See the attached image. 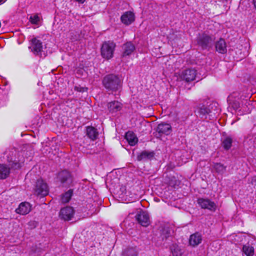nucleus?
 I'll return each mask as SVG.
<instances>
[{
    "label": "nucleus",
    "mask_w": 256,
    "mask_h": 256,
    "mask_svg": "<svg viewBox=\"0 0 256 256\" xmlns=\"http://www.w3.org/2000/svg\"><path fill=\"white\" fill-rule=\"evenodd\" d=\"M102 84L106 88L112 91H116L121 86L120 80L113 74L106 76L103 79Z\"/></svg>",
    "instance_id": "f257e3e1"
},
{
    "label": "nucleus",
    "mask_w": 256,
    "mask_h": 256,
    "mask_svg": "<svg viewBox=\"0 0 256 256\" xmlns=\"http://www.w3.org/2000/svg\"><path fill=\"white\" fill-rule=\"evenodd\" d=\"M214 38L206 32L200 34L197 37V44L203 50H209L212 45Z\"/></svg>",
    "instance_id": "f03ea898"
},
{
    "label": "nucleus",
    "mask_w": 256,
    "mask_h": 256,
    "mask_svg": "<svg viewBox=\"0 0 256 256\" xmlns=\"http://www.w3.org/2000/svg\"><path fill=\"white\" fill-rule=\"evenodd\" d=\"M116 44L113 42L108 41L104 42L101 47V55L106 60H110L113 57Z\"/></svg>",
    "instance_id": "7ed1b4c3"
},
{
    "label": "nucleus",
    "mask_w": 256,
    "mask_h": 256,
    "mask_svg": "<svg viewBox=\"0 0 256 256\" xmlns=\"http://www.w3.org/2000/svg\"><path fill=\"white\" fill-rule=\"evenodd\" d=\"M49 193V187L47 183L42 179L36 180L34 188V194L37 196L44 197Z\"/></svg>",
    "instance_id": "20e7f679"
},
{
    "label": "nucleus",
    "mask_w": 256,
    "mask_h": 256,
    "mask_svg": "<svg viewBox=\"0 0 256 256\" xmlns=\"http://www.w3.org/2000/svg\"><path fill=\"white\" fill-rule=\"evenodd\" d=\"M28 49L35 56H42V42L36 38H33L30 40Z\"/></svg>",
    "instance_id": "39448f33"
},
{
    "label": "nucleus",
    "mask_w": 256,
    "mask_h": 256,
    "mask_svg": "<svg viewBox=\"0 0 256 256\" xmlns=\"http://www.w3.org/2000/svg\"><path fill=\"white\" fill-rule=\"evenodd\" d=\"M62 186L68 187L72 182V178L71 174L66 170H64L58 172L57 176Z\"/></svg>",
    "instance_id": "423d86ee"
},
{
    "label": "nucleus",
    "mask_w": 256,
    "mask_h": 256,
    "mask_svg": "<svg viewBox=\"0 0 256 256\" xmlns=\"http://www.w3.org/2000/svg\"><path fill=\"white\" fill-rule=\"evenodd\" d=\"M198 204L202 208L207 209L211 212H215L217 208L215 202L208 198H199Z\"/></svg>",
    "instance_id": "0eeeda50"
},
{
    "label": "nucleus",
    "mask_w": 256,
    "mask_h": 256,
    "mask_svg": "<svg viewBox=\"0 0 256 256\" xmlns=\"http://www.w3.org/2000/svg\"><path fill=\"white\" fill-rule=\"evenodd\" d=\"M196 70L194 68H188L182 72L180 77L186 82L193 81L195 80Z\"/></svg>",
    "instance_id": "6e6552de"
},
{
    "label": "nucleus",
    "mask_w": 256,
    "mask_h": 256,
    "mask_svg": "<svg viewBox=\"0 0 256 256\" xmlns=\"http://www.w3.org/2000/svg\"><path fill=\"white\" fill-rule=\"evenodd\" d=\"M74 212V210L72 207L66 206L60 210V216L65 220H69L73 217Z\"/></svg>",
    "instance_id": "1a4fd4ad"
},
{
    "label": "nucleus",
    "mask_w": 256,
    "mask_h": 256,
    "mask_svg": "<svg viewBox=\"0 0 256 256\" xmlns=\"http://www.w3.org/2000/svg\"><path fill=\"white\" fill-rule=\"evenodd\" d=\"M136 218L138 223L143 226H147L150 224L149 216L146 212H140L136 216Z\"/></svg>",
    "instance_id": "9d476101"
},
{
    "label": "nucleus",
    "mask_w": 256,
    "mask_h": 256,
    "mask_svg": "<svg viewBox=\"0 0 256 256\" xmlns=\"http://www.w3.org/2000/svg\"><path fill=\"white\" fill-rule=\"evenodd\" d=\"M120 20L124 24L128 26L134 21V14L131 11H127L122 15Z\"/></svg>",
    "instance_id": "9b49d317"
},
{
    "label": "nucleus",
    "mask_w": 256,
    "mask_h": 256,
    "mask_svg": "<svg viewBox=\"0 0 256 256\" xmlns=\"http://www.w3.org/2000/svg\"><path fill=\"white\" fill-rule=\"evenodd\" d=\"M31 210V206L28 202H22L20 203L18 208L16 210V213L20 214H26Z\"/></svg>",
    "instance_id": "f8f14e48"
},
{
    "label": "nucleus",
    "mask_w": 256,
    "mask_h": 256,
    "mask_svg": "<svg viewBox=\"0 0 256 256\" xmlns=\"http://www.w3.org/2000/svg\"><path fill=\"white\" fill-rule=\"evenodd\" d=\"M202 236L198 232H195L190 235L189 238L190 244L193 247L198 246L202 242Z\"/></svg>",
    "instance_id": "ddd939ff"
},
{
    "label": "nucleus",
    "mask_w": 256,
    "mask_h": 256,
    "mask_svg": "<svg viewBox=\"0 0 256 256\" xmlns=\"http://www.w3.org/2000/svg\"><path fill=\"white\" fill-rule=\"evenodd\" d=\"M156 130L159 134L168 135L172 131L171 126L166 123L160 124L158 125Z\"/></svg>",
    "instance_id": "4468645a"
},
{
    "label": "nucleus",
    "mask_w": 256,
    "mask_h": 256,
    "mask_svg": "<svg viewBox=\"0 0 256 256\" xmlns=\"http://www.w3.org/2000/svg\"><path fill=\"white\" fill-rule=\"evenodd\" d=\"M108 108L110 113H116L122 108V104L118 101H113L108 104Z\"/></svg>",
    "instance_id": "2eb2a0df"
},
{
    "label": "nucleus",
    "mask_w": 256,
    "mask_h": 256,
    "mask_svg": "<svg viewBox=\"0 0 256 256\" xmlns=\"http://www.w3.org/2000/svg\"><path fill=\"white\" fill-rule=\"evenodd\" d=\"M125 138L131 146L136 145L138 142V138L136 135L131 131H128L126 133Z\"/></svg>",
    "instance_id": "dca6fc26"
},
{
    "label": "nucleus",
    "mask_w": 256,
    "mask_h": 256,
    "mask_svg": "<svg viewBox=\"0 0 256 256\" xmlns=\"http://www.w3.org/2000/svg\"><path fill=\"white\" fill-rule=\"evenodd\" d=\"M216 49L217 52L220 54L226 52V46L225 40L220 38L216 44Z\"/></svg>",
    "instance_id": "f3484780"
},
{
    "label": "nucleus",
    "mask_w": 256,
    "mask_h": 256,
    "mask_svg": "<svg viewBox=\"0 0 256 256\" xmlns=\"http://www.w3.org/2000/svg\"><path fill=\"white\" fill-rule=\"evenodd\" d=\"M122 48L123 56H126L130 54L135 50V46L132 42H128L124 44Z\"/></svg>",
    "instance_id": "a211bd4d"
},
{
    "label": "nucleus",
    "mask_w": 256,
    "mask_h": 256,
    "mask_svg": "<svg viewBox=\"0 0 256 256\" xmlns=\"http://www.w3.org/2000/svg\"><path fill=\"white\" fill-rule=\"evenodd\" d=\"M10 172V168L6 164H0V178L5 179L9 175Z\"/></svg>",
    "instance_id": "6ab92c4d"
},
{
    "label": "nucleus",
    "mask_w": 256,
    "mask_h": 256,
    "mask_svg": "<svg viewBox=\"0 0 256 256\" xmlns=\"http://www.w3.org/2000/svg\"><path fill=\"white\" fill-rule=\"evenodd\" d=\"M86 134L88 137L92 140H95L98 136V132L94 128L88 126L86 128Z\"/></svg>",
    "instance_id": "aec40b11"
},
{
    "label": "nucleus",
    "mask_w": 256,
    "mask_h": 256,
    "mask_svg": "<svg viewBox=\"0 0 256 256\" xmlns=\"http://www.w3.org/2000/svg\"><path fill=\"white\" fill-rule=\"evenodd\" d=\"M212 167L216 172L222 174L226 172V166L220 162L214 163Z\"/></svg>",
    "instance_id": "412c9836"
},
{
    "label": "nucleus",
    "mask_w": 256,
    "mask_h": 256,
    "mask_svg": "<svg viewBox=\"0 0 256 256\" xmlns=\"http://www.w3.org/2000/svg\"><path fill=\"white\" fill-rule=\"evenodd\" d=\"M170 250L173 256H182L183 254L182 250L176 244H172Z\"/></svg>",
    "instance_id": "4be33fe9"
},
{
    "label": "nucleus",
    "mask_w": 256,
    "mask_h": 256,
    "mask_svg": "<svg viewBox=\"0 0 256 256\" xmlns=\"http://www.w3.org/2000/svg\"><path fill=\"white\" fill-rule=\"evenodd\" d=\"M73 194V190L72 189L69 190L68 191L64 194L62 196V203H67L70 200Z\"/></svg>",
    "instance_id": "5701e85b"
},
{
    "label": "nucleus",
    "mask_w": 256,
    "mask_h": 256,
    "mask_svg": "<svg viewBox=\"0 0 256 256\" xmlns=\"http://www.w3.org/2000/svg\"><path fill=\"white\" fill-rule=\"evenodd\" d=\"M196 112L202 118L203 116L210 112V110L206 106L202 105L198 107Z\"/></svg>",
    "instance_id": "b1692460"
},
{
    "label": "nucleus",
    "mask_w": 256,
    "mask_h": 256,
    "mask_svg": "<svg viewBox=\"0 0 256 256\" xmlns=\"http://www.w3.org/2000/svg\"><path fill=\"white\" fill-rule=\"evenodd\" d=\"M138 252L134 248H130L126 249L124 252L123 256H137Z\"/></svg>",
    "instance_id": "393cba45"
},
{
    "label": "nucleus",
    "mask_w": 256,
    "mask_h": 256,
    "mask_svg": "<svg viewBox=\"0 0 256 256\" xmlns=\"http://www.w3.org/2000/svg\"><path fill=\"white\" fill-rule=\"evenodd\" d=\"M242 251L246 256H252L254 254V248L250 246L244 245L242 248Z\"/></svg>",
    "instance_id": "a878e982"
},
{
    "label": "nucleus",
    "mask_w": 256,
    "mask_h": 256,
    "mask_svg": "<svg viewBox=\"0 0 256 256\" xmlns=\"http://www.w3.org/2000/svg\"><path fill=\"white\" fill-rule=\"evenodd\" d=\"M232 138L230 137L226 138L222 142L224 148L226 150H229L232 146Z\"/></svg>",
    "instance_id": "bb28decb"
},
{
    "label": "nucleus",
    "mask_w": 256,
    "mask_h": 256,
    "mask_svg": "<svg viewBox=\"0 0 256 256\" xmlns=\"http://www.w3.org/2000/svg\"><path fill=\"white\" fill-rule=\"evenodd\" d=\"M152 156V155L150 153L146 151H144L138 156L137 159L138 160L140 161L144 159L147 158L149 156Z\"/></svg>",
    "instance_id": "cd10ccee"
},
{
    "label": "nucleus",
    "mask_w": 256,
    "mask_h": 256,
    "mask_svg": "<svg viewBox=\"0 0 256 256\" xmlns=\"http://www.w3.org/2000/svg\"><path fill=\"white\" fill-rule=\"evenodd\" d=\"M168 184L170 186L175 188L179 185L180 181L177 180L174 176H172L170 178Z\"/></svg>",
    "instance_id": "c85d7f7f"
},
{
    "label": "nucleus",
    "mask_w": 256,
    "mask_h": 256,
    "mask_svg": "<svg viewBox=\"0 0 256 256\" xmlns=\"http://www.w3.org/2000/svg\"><path fill=\"white\" fill-rule=\"evenodd\" d=\"M30 22L33 24H36L40 20V18L37 15H34L30 17Z\"/></svg>",
    "instance_id": "c756f323"
},
{
    "label": "nucleus",
    "mask_w": 256,
    "mask_h": 256,
    "mask_svg": "<svg viewBox=\"0 0 256 256\" xmlns=\"http://www.w3.org/2000/svg\"><path fill=\"white\" fill-rule=\"evenodd\" d=\"M248 182L252 185L256 186V176L252 177L250 179H248Z\"/></svg>",
    "instance_id": "7c9ffc66"
},
{
    "label": "nucleus",
    "mask_w": 256,
    "mask_h": 256,
    "mask_svg": "<svg viewBox=\"0 0 256 256\" xmlns=\"http://www.w3.org/2000/svg\"><path fill=\"white\" fill-rule=\"evenodd\" d=\"M77 2L80 4H83L86 0H76Z\"/></svg>",
    "instance_id": "2f4dec72"
},
{
    "label": "nucleus",
    "mask_w": 256,
    "mask_h": 256,
    "mask_svg": "<svg viewBox=\"0 0 256 256\" xmlns=\"http://www.w3.org/2000/svg\"><path fill=\"white\" fill-rule=\"evenodd\" d=\"M254 8L256 9V0H252Z\"/></svg>",
    "instance_id": "473e14b6"
},
{
    "label": "nucleus",
    "mask_w": 256,
    "mask_h": 256,
    "mask_svg": "<svg viewBox=\"0 0 256 256\" xmlns=\"http://www.w3.org/2000/svg\"><path fill=\"white\" fill-rule=\"evenodd\" d=\"M4 2V0H0V4H3Z\"/></svg>",
    "instance_id": "72a5a7b5"
}]
</instances>
